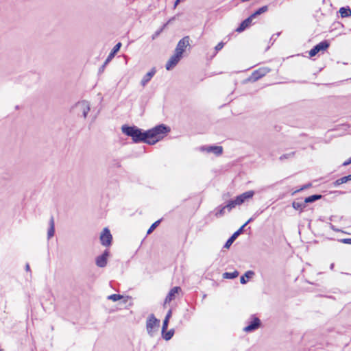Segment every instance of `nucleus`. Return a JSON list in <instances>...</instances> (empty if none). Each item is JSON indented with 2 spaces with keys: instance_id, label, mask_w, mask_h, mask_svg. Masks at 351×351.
Here are the masks:
<instances>
[{
  "instance_id": "f257e3e1",
  "label": "nucleus",
  "mask_w": 351,
  "mask_h": 351,
  "mask_svg": "<svg viewBox=\"0 0 351 351\" xmlns=\"http://www.w3.org/2000/svg\"><path fill=\"white\" fill-rule=\"evenodd\" d=\"M170 130V128L163 123L145 131L136 125L125 124L121 127L122 132L125 135L131 137L134 143H145L151 145H155Z\"/></svg>"
},
{
  "instance_id": "f03ea898",
  "label": "nucleus",
  "mask_w": 351,
  "mask_h": 351,
  "mask_svg": "<svg viewBox=\"0 0 351 351\" xmlns=\"http://www.w3.org/2000/svg\"><path fill=\"white\" fill-rule=\"evenodd\" d=\"M160 326V320L154 314H150L146 321L147 332L150 337H154Z\"/></svg>"
},
{
  "instance_id": "7ed1b4c3",
  "label": "nucleus",
  "mask_w": 351,
  "mask_h": 351,
  "mask_svg": "<svg viewBox=\"0 0 351 351\" xmlns=\"http://www.w3.org/2000/svg\"><path fill=\"white\" fill-rule=\"evenodd\" d=\"M182 295V289L180 287L176 286L173 287L169 291L164 301V306L167 304H169L171 301Z\"/></svg>"
},
{
  "instance_id": "20e7f679",
  "label": "nucleus",
  "mask_w": 351,
  "mask_h": 351,
  "mask_svg": "<svg viewBox=\"0 0 351 351\" xmlns=\"http://www.w3.org/2000/svg\"><path fill=\"white\" fill-rule=\"evenodd\" d=\"M183 56L180 52L176 51H174V54L171 56L169 60L167 61L165 65V68L167 71L171 70L174 68L178 62L180 61Z\"/></svg>"
},
{
  "instance_id": "39448f33",
  "label": "nucleus",
  "mask_w": 351,
  "mask_h": 351,
  "mask_svg": "<svg viewBox=\"0 0 351 351\" xmlns=\"http://www.w3.org/2000/svg\"><path fill=\"white\" fill-rule=\"evenodd\" d=\"M112 241V236L108 228H104L100 235V242L104 246L108 247L111 245Z\"/></svg>"
},
{
  "instance_id": "423d86ee",
  "label": "nucleus",
  "mask_w": 351,
  "mask_h": 351,
  "mask_svg": "<svg viewBox=\"0 0 351 351\" xmlns=\"http://www.w3.org/2000/svg\"><path fill=\"white\" fill-rule=\"evenodd\" d=\"M191 38L189 36H186L179 40L178 43L175 51L180 52L183 56L184 52L186 51L187 47H191L190 45Z\"/></svg>"
},
{
  "instance_id": "0eeeda50",
  "label": "nucleus",
  "mask_w": 351,
  "mask_h": 351,
  "mask_svg": "<svg viewBox=\"0 0 351 351\" xmlns=\"http://www.w3.org/2000/svg\"><path fill=\"white\" fill-rule=\"evenodd\" d=\"M269 71L270 69L267 67L260 68L254 71L247 80L251 82H256L265 76L269 72Z\"/></svg>"
},
{
  "instance_id": "6e6552de",
  "label": "nucleus",
  "mask_w": 351,
  "mask_h": 351,
  "mask_svg": "<svg viewBox=\"0 0 351 351\" xmlns=\"http://www.w3.org/2000/svg\"><path fill=\"white\" fill-rule=\"evenodd\" d=\"M253 221V218H250L248 219L238 230H237L226 241V243L224 245V247L229 248L230 246L232 245V243L234 242V241L237 238L239 235H240L243 231L245 226Z\"/></svg>"
},
{
  "instance_id": "1a4fd4ad",
  "label": "nucleus",
  "mask_w": 351,
  "mask_h": 351,
  "mask_svg": "<svg viewBox=\"0 0 351 351\" xmlns=\"http://www.w3.org/2000/svg\"><path fill=\"white\" fill-rule=\"evenodd\" d=\"M329 43L327 40L319 43L310 50L309 56L311 57L315 56L319 51L326 50L329 47Z\"/></svg>"
},
{
  "instance_id": "9d476101",
  "label": "nucleus",
  "mask_w": 351,
  "mask_h": 351,
  "mask_svg": "<svg viewBox=\"0 0 351 351\" xmlns=\"http://www.w3.org/2000/svg\"><path fill=\"white\" fill-rule=\"evenodd\" d=\"M200 150L206 153H213L217 156L223 153V147L217 145L202 146L200 147Z\"/></svg>"
},
{
  "instance_id": "9b49d317",
  "label": "nucleus",
  "mask_w": 351,
  "mask_h": 351,
  "mask_svg": "<svg viewBox=\"0 0 351 351\" xmlns=\"http://www.w3.org/2000/svg\"><path fill=\"white\" fill-rule=\"evenodd\" d=\"M110 255L108 250H106L101 255L98 256L95 259V263L99 267H104L108 263V257Z\"/></svg>"
},
{
  "instance_id": "f8f14e48",
  "label": "nucleus",
  "mask_w": 351,
  "mask_h": 351,
  "mask_svg": "<svg viewBox=\"0 0 351 351\" xmlns=\"http://www.w3.org/2000/svg\"><path fill=\"white\" fill-rule=\"evenodd\" d=\"M260 326H261L260 319L256 317H252L250 324L248 326H245L243 328V330L246 332H252V331L256 330L257 328H258Z\"/></svg>"
},
{
  "instance_id": "ddd939ff",
  "label": "nucleus",
  "mask_w": 351,
  "mask_h": 351,
  "mask_svg": "<svg viewBox=\"0 0 351 351\" xmlns=\"http://www.w3.org/2000/svg\"><path fill=\"white\" fill-rule=\"evenodd\" d=\"M254 195V192L253 191H246L238 196L236 197L237 202H239V205L244 203L245 201L252 198Z\"/></svg>"
},
{
  "instance_id": "4468645a",
  "label": "nucleus",
  "mask_w": 351,
  "mask_h": 351,
  "mask_svg": "<svg viewBox=\"0 0 351 351\" xmlns=\"http://www.w3.org/2000/svg\"><path fill=\"white\" fill-rule=\"evenodd\" d=\"M156 73V69L155 67H153L150 71L147 73L142 78L141 81V84L144 87L151 80V79L154 77V75Z\"/></svg>"
},
{
  "instance_id": "2eb2a0df",
  "label": "nucleus",
  "mask_w": 351,
  "mask_h": 351,
  "mask_svg": "<svg viewBox=\"0 0 351 351\" xmlns=\"http://www.w3.org/2000/svg\"><path fill=\"white\" fill-rule=\"evenodd\" d=\"M76 106H80L81 110H82V115L84 118H86L88 112L90 111V105L87 101L83 100L82 101L77 102L76 104Z\"/></svg>"
},
{
  "instance_id": "dca6fc26",
  "label": "nucleus",
  "mask_w": 351,
  "mask_h": 351,
  "mask_svg": "<svg viewBox=\"0 0 351 351\" xmlns=\"http://www.w3.org/2000/svg\"><path fill=\"white\" fill-rule=\"evenodd\" d=\"M253 19H254L251 18L250 15L248 18L242 21L240 25L237 28L236 31L237 32H241L244 31L246 28L250 26Z\"/></svg>"
},
{
  "instance_id": "f3484780",
  "label": "nucleus",
  "mask_w": 351,
  "mask_h": 351,
  "mask_svg": "<svg viewBox=\"0 0 351 351\" xmlns=\"http://www.w3.org/2000/svg\"><path fill=\"white\" fill-rule=\"evenodd\" d=\"M121 47V43H117L114 47L112 48V49L111 50V51L110 52L109 55L108 56L106 61L109 62L114 57V56L116 55V53L120 50V48Z\"/></svg>"
},
{
  "instance_id": "a211bd4d",
  "label": "nucleus",
  "mask_w": 351,
  "mask_h": 351,
  "mask_svg": "<svg viewBox=\"0 0 351 351\" xmlns=\"http://www.w3.org/2000/svg\"><path fill=\"white\" fill-rule=\"evenodd\" d=\"M49 228L48 229L47 232V238L48 239H51L55 233V223H54V219L53 217L51 216L49 220Z\"/></svg>"
},
{
  "instance_id": "6ab92c4d",
  "label": "nucleus",
  "mask_w": 351,
  "mask_h": 351,
  "mask_svg": "<svg viewBox=\"0 0 351 351\" xmlns=\"http://www.w3.org/2000/svg\"><path fill=\"white\" fill-rule=\"evenodd\" d=\"M174 19V18H172L171 19H169L166 23H165L158 30H157L156 32H155V33L152 35V40H154L156 39L162 32V31L165 29V28L167 26L168 24H169Z\"/></svg>"
},
{
  "instance_id": "aec40b11",
  "label": "nucleus",
  "mask_w": 351,
  "mask_h": 351,
  "mask_svg": "<svg viewBox=\"0 0 351 351\" xmlns=\"http://www.w3.org/2000/svg\"><path fill=\"white\" fill-rule=\"evenodd\" d=\"M292 206L295 210H302L306 207V202H305V201H303V202L294 201L292 203Z\"/></svg>"
},
{
  "instance_id": "412c9836",
  "label": "nucleus",
  "mask_w": 351,
  "mask_h": 351,
  "mask_svg": "<svg viewBox=\"0 0 351 351\" xmlns=\"http://www.w3.org/2000/svg\"><path fill=\"white\" fill-rule=\"evenodd\" d=\"M254 276V272L253 271H247L245 273L243 276H242L240 278V282L241 284H245L247 282V280L245 279V277H247V279L252 278Z\"/></svg>"
},
{
  "instance_id": "4be33fe9",
  "label": "nucleus",
  "mask_w": 351,
  "mask_h": 351,
  "mask_svg": "<svg viewBox=\"0 0 351 351\" xmlns=\"http://www.w3.org/2000/svg\"><path fill=\"white\" fill-rule=\"evenodd\" d=\"M339 13L341 17H348L351 16V9L350 8H341L339 9Z\"/></svg>"
},
{
  "instance_id": "5701e85b",
  "label": "nucleus",
  "mask_w": 351,
  "mask_h": 351,
  "mask_svg": "<svg viewBox=\"0 0 351 351\" xmlns=\"http://www.w3.org/2000/svg\"><path fill=\"white\" fill-rule=\"evenodd\" d=\"M239 272L237 271H234L233 272H225L223 274V278L227 279H234L239 276Z\"/></svg>"
},
{
  "instance_id": "b1692460",
  "label": "nucleus",
  "mask_w": 351,
  "mask_h": 351,
  "mask_svg": "<svg viewBox=\"0 0 351 351\" xmlns=\"http://www.w3.org/2000/svg\"><path fill=\"white\" fill-rule=\"evenodd\" d=\"M267 10H268V8L267 5L263 6V7L260 8L258 10H256L254 13L251 14V18L254 19L256 16L267 12Z\"/></svg>"
},
{
  "instance_id": "393cba45",
  "label": "nucleus",
  "mask_w": 351,
  "mask_h": 351,
  "mask_svg": "<svg viewBox=\"0 0 351 351\" xmlns=\"http://www.w3.org/2000/svg\"><path fill=\"white\" fill-rule=\"evenodd\" d=\"M239 205V202H237V198L232 200H230L228 204L226 205L228 211H230L232 208H234L236 206Z\"/></svg>"
},
{
  "instance_id": "a878e982",
  "label": "nucleus",
  "mask_w": 351,
  "mask_h": 351,
  "mask_svg": "<svg viewBox=\"0 0 351 351\" xmlns=\"http://www.w3.org/2000/svg\"><path fill=\"white\" fill-rule=\"evenodd\" d=\"M163 339H165L166 341L170 340L173 335H174V330L171 329L169 331H165L164 333H162Z\"/></svg>"
},
{
  "instance_id": "bb28decb",
  "label": "nucleus",
  "mask_w": 351,
  "mask_h": 351,
  "mask_svg": "<svg viewBox=\"0 0 351 351\" xmlns=\"http://www.w3.org/2000/svg\"><path fill=\"white\" fill-rule=\"evenodd\" d=\"M322 197L321 195H313L305 198L304 201L306 203H311L317 199H319Z\"/></svg>"
},
{
  "instance_id": "cd10ccee",
  "label": "nucleus",
  "mask_w": 351,
  "mask_h": 351,
  "mask_svg": "<svg viewBox=\"0 0 351 351\" xmlns=\"http://www.w3.org/2000/svg\"><path fill=\"white\" fill-rule=\"evenodd\" d=\"M162 219H158L153 223L147 232V234H151L160 223Z\"/></svg>"
},
{
  "instance_id": "c85d7f7f",
  "label": "nucleus",
  "mask_w": 351,
  "mask_h": 351,
  "mask_svg": "<svg viewBox=\"0 0 351 351\" xmlns=\"http://www.w3.org/2000/svg\"><path fill=\"white\" fill-rule=\"evenodd\" d=\"M123 296L120 294H112V295H110L109 296H108V299L110 300H112L113 302H117V301L121 300V298H123Z\"/></svg>"
},
{
  "instance_id": "c756f323",
  "label": "nucleus",
  "mask_w": 351,
  "mask_h": 351,
  "mask_svg": "<svg viewBox=\"0 0 351 351\" xmlns=\"http://www.w3.org/2000/svg\"><path fill=\"white\" fill-rule=\"evenodd\" d=\"M110 167L111 168H120L121 165L120 161L118 159H113L110 161Z\"/></svg>"
},
{
  "instance_id": "7c9ffc66",
  "label": "nucleus",
  "mask_w": 351,
  "mask_h": 351,
  "mask_svg": "<svg viewBox=\"0 0 351 351\" xmlns=\"http://www.w3.org/2000/svg\"><path fill=\"white\" fill-rule=\"evenodd\" d=\"M227 209V208L226 207V206H219L218 208V210L215 213V215L216 217H221L223 215H224L225 213V210Z\"/></svg>"
},
{
  "instance_id": "2f4dec72",
  "label": "nucleus",
  "mask_w": 351,
  "mask_h": 351,
  "mask_svg": "<svg viewBox=\"0 0 351 351\" xmlns=\"http://www.w3.org/2000/svg\"><path fill=\"white\" fill-rule=\"evenodd\" d=\"M348 181H347V179H346V176H343L338 180H337L335 182H334V185L335 186H339L340 184H342L343 183H346Z\"/></svg>"
},
{
  "instance_id": "473e14b6",
  "label": "nucleus",
  "mask_w": 351,
  "mask_h": 351,
  "mask_svg": "<svg viewBox=\"0 0 351 351\" xmlns=\"http://www.w3.org/2000/svg\"><path fill=\"white\" fill-rule=\"evenodd\" d=\"M169 322V319H164L162 326V333H164L165 331H167L168 328Z\"/></svg>"
},
{
  "instance_id": "72a5a7b5",
  "label": "nucleus",
  "mask_w": 351,
  "mask_h": 351,
  "mask_svg": "<svg viewBox=\"0 0 351 351\" xmlns=\"http://www.w3.org/2000/svg\"><path fill=\"white\" fill-rule=\"evenodd\" d=\"M294 155H295V152H294L289 153V154H285L282 155L280 157V160H283L285 159H287V158H289L291 157H293Z\"/></svg>"
},
{
  "instance_id": "f704fd0d",
  "label": "nucleus",
  "mask_w": 351,
  "mask_h": 351,
  "mask_svg": "<svg viewBox=\"0 0 351 351\" xmlns=\"http://www.w3.org/2000/svg\"><path fill=\"white\" fill-rule=\"evenodd\" d=\"M108 64V62H106L105 60V62H104V64L100 66V68L99 69V73H101L104 72V69H105V67Z\"/></svg>"
},
{
  "instance_id": "c9c22d12",
  "label": "nucleus",
  "mask_w": 351,
  "mask_h": 351,
  "mask_svg": "<svg viewBox=\"0 0 351 351\" xmlns=\"http://www.w3.org/2000/svg\"><path fill=\"white\" fill-rule=\"evenodd\" d=\"M339 241L342 243L351 244V238L342 239Z\"/></svg>"
},
{
  "instance_id": "e433bc0d",
  "label": "nucleus",
  "mask_w": 351,
  "mask_h": 351,
  "mask_svg": "<svg viewBox=\"0 0 351 351\" xmlns=\"http://www.w3.org/2000/svg\"><path fill=\"white\" fill-rule=\"evenodd\" d=\"M223 47V43H219L217 44V45L215 47V50L216 51H219V50H221Z\"/></svg>"
},
{
  "instance_id": "4c0bfd02",
  "label": "nucleus",
  "mask_w": 351,
  "mask_h": 351,
  "mask_svg": "<svg viewBox=\"0 0 351 351\" xmlns=\"http://www.w3.org/2000/svg\"><path fill=\"white\" fill-rule=\"evenodd\" d=\"M171 314H172L171 310H169V311L167 312L165 319H167L169 320L170 317H171Z\"/></svg>"
},
{
  "instance_id": "58836bf2",
  "label": "nucleus",
  "mask_w": 351,
  "mask_h": 351,
  "mask_svg": "<svg viewBox=\"0 0 351 351\" xmlns=\"http://www.w3.org/2000/svg\"><path fill=\"white\" fill-rule=\"evenodd\" d=\"M350 164H351V162H350V158H349L348 160L345 161V162L343 163V166H347V165H350Z\"/></svg>"
},
{
  "instance_id": "ea45409f",
  "label": "nucleus",
  "mask_w": 351,
  "mask_h": 351,
  "mask_svg": "<svg viewBox=\"0 0 351 351\" xmlns=\"http://www.w3.org/2000/svg\"><path fill=\"white\" fill-rule=\"evenodd\" d=\"M310 186H311V184L305 185V186H304L303 187H302L299 191H302V190H304V189H307V188H308Z\"/></svg>"
},
{
  "instance_id": "a19ab883",
  "label": "nucleus",
  "mask_w": 351,
  "mask_h": 351,
  "mask_svg": "<svg viewBox=\"0 0 351 351\" xmlns=\"http://www.w3.org/2000/svg\"><path fill=\"white\" fill-rule=\"evenodd\" d=\"M346 179H347L348 182L350 181L351 180V174L346 176Z\"/></svg>"
},
{
  "instance_id": "79ce46f5",
  "label": "nucleus",
  "mask_w": 351,
  "mask_h": 351,
  "mask_svg": "<svg viewBox=\"0 0 351 351\" xmlns=\"http://www.w3.org/2000/svg\"><path fill=\"white\" fill-rule=\"evenodd\" d=\"M25 269H26V271H29V270L30 269V267H29V264H27V265H25Z\"/></svg>"
},
{
  "instance_id": "37998d69",
  "label": "nucleus",
  "mask_w": 351,
  "mask_h": 351,
  "mask_svg": "<svg viewBox=\"0 0 351 351\" xmlns=\"http://www.w3.org/2000/svg\"><path fill=\"white\" fill-rule=\"evenodd\" d=\"M333 267H334V264H332V265H330V268H331V269H332V268H333Z\"/></svg>"
},
{
  "instance_id": "c03bdc74",
  "label": "nucleus",
  "mask_w": 351,
  "mask_h": 351,
  "mask_svg": "<svg viewBox=\"0 0 351 351\" xmlns=\"http://www.w3.org/2000/svg\"><path fill=\"white\" fill-rule=\"evenodd\" d=\"M350 162H351V157L350 158Z\"/></svg>"
},
{
  "instance_id": "a18cd8bd",
  "label": "nucleus",
  "mask_w": 351,
  "mask_h": 351,
  "mask_svg": "<svg viewBox=\"0 0 351 351\" xmlns=\"http://www.w3.org/2000/svg\"><path fill=\"white\" fill-rule=\"evenodd\" d=\"M0 351H3V350L0 349Z\"/></svg>"
}]
</instances>
